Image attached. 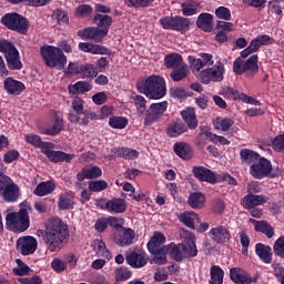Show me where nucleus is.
<instances>
[{
  "mask_svg": "<svg viewBox=\"0 0 284 284\" xmlns=\"http://www.w3.org/2000/svg\"><path fill=\"white\" fill-rule=\"evenodd\" d=\"M3 88L11 97H19V94H22L26 90V84L19 80H14L12 77H9L4 79Z\"/></svg>",
  "mask_w": 284,
  "mask_h": 284,
  "instance_id": "nucleus-21",
  "label": "nucleus"
},
{
  "mask_svg": "<svg viewBox=\"0 0 284 284\" xmlns=\"http://www.w3.org/2000/svg\"><path fill=\"white\" fill-rule=\"evenodd\" d=\"M93 23H95L101 33V37H108V33L110 32V28H112V17L108 16V14H101V13H97L93 17Z\"/></svg>",
  "mask_w": 284,
  "mask_h": 284,
  "instance_id": "nucleus-20",
  "label": "nucleus"
},
{
  "mask_svg": "<svg viewBox=\"0 0 284 284\" xmlns=\"http://www.w3.org/2000/svg\"><path fill=\"white\" fill-rule=\"evenodd\" d=\"M179 221L190 230H195L194 223L199 221V214L194 211H185L179 215Z\"/></svg>",
  "mask_w": 284,
  "mask_h": 284,
  "instance_id": "nucleus-34",
  "label": "nucleus"
},
{
  "mask_svg": "<svg viewBox=\"0 0 284 284\" xmlns=\"http://www.w3.org/2000/svg\"><path fill=\"white\" fill-rule=\"evenodd\" d=\"M103 171H101V168L99 166H92V168H83L80 172L77 174L78 181H85L92 180V179H99V176H102Z\"/></svg>",
  "mask_w": 284,
  "mask_h": 284,
  "instance_id": "nucleus-28",
  "label": "nucleus"
},
{
  "mask_svg": "<svg viewBox=\"0 0 284 284\" xmlns=\"http://www.w3.org/2000/svg\"><path fill=\"white\" fill-rule=\"evenodd\" d=\"M0 23L6 26L8 30L18 32V34H28V28H30V21L23 16L12 12L6 13L1 19Z\"/></svg>",
  "mask_w": 284,
  "mask_h": 284,
  "instance_id": "nucleus-5",
  "label": "nucleus"
},
{
  "mask_svg": "<svg viewBox=\"0 0 284 284\" xmlns=\"http://www.w3.org/2000/svg\"><path fill=\"white\" fill-rule=\"evenodd\" d=\"M98 254L99 256H102V258H106V261H111L112 258V253H110V250H108L103 240H98Z\"/></svg>",
  "mask_w": 284,
  "mask_h": 284,
  "instance_id": "nucleus-60",
  "label": "nucleus"
},
{
  "mask_svg": "<svg viewBox=\"0 0 284 284\" xmlns=\"http://www.w3.org/2000/svg\"><path fill=\"white\" fill-rule=\"evenodd\" d=\"M16 263L18 265V267L13 268V274H16V276H28V274H30V266L24 264L21 258H17Z\"/></svg>",
  "mask_w": 284,
  "mask_h": 284,
  "instance_id": "nucleus-56",
  "label": "nucleus"
},
{
  "mask_svg": "<svg viewBox=\"0 0 284 284\" xmlns=\"http://www.w3.org/2000/svg\"><path fill=\"white\" fill-rule=\"evenodd\" d=\"M192 172L197 181L211 183L212 185L219 183V176H216V173L205 166H193Z\"/></svg>",
  "mask_w": 284,
  "mask_h": 284,
  "instance_id": "nucleus-17",
  "label": "nucleus"
},
{
  "mask_svg": "<svg viewBox=\"0 0 284 284\" xmlns=\"http://www.w3.org/2000/svg\"><path fill=\"white\" fill-rule=\"evenodd\" d=\"M38 236H42L49 252H61L63 247V241H65L70 234L68 224L59 217H52L49 220L45 230H39Z\"/></svg>",
  "mask_w": 284,
  "mask_h": 284,
  "instance_id": "nucleus-1",
  "label": "nucleus"
},
{
  "mask_svg": "<svg viewBox=\"0 0 284 284\" xmlns=\"http://www.w3.org/2000/svg\"><path fill=\"white\" fill-rule=\"evenodd\" d=\"M183 63V55L179 53H169L164 57V65L168 70H176Z\"/></svg>",
  "mask_w": 284,
  "mask_h": 284,
  "instance_id": "nucleus-33",
  "label": "nucleus"
},
{
  "mask_svg": "<svg viewBox=\"0 0 284 284\" xmlns=\"http://www.w3.org/2000/svg\"><path fill=\"white\" fill-rule=\"evenodd\" d=\"M270 201V196L263 194H246L242 199V205L244 210H252L258 207V205H265Z\"/></svg>",
  "mask_w": 284,
  "mask_h": 284,
  "instance_id": "nucleus-18",
  "label": "nucleus"
},
{
  "mask_svg": "<svg viewBox=\"0 0 284 284\" xmlns=\"http://www.w3.org/2000/svg\"><path fill=\"white\" fill-rule=\"evenodd\" d=\"M215 17L222 21H232V11L227 7H219L215 10Z\"/></svg>",
  "mask_w": 284,
  "mask_h": 284,
  "instance_id": "nucleus-58",
  "label": "nucleus"
},
{
  "mask_svg": "<svg viewBox=\"0 0 284 284\" xmlns=\"http://www.w3.org/2000/svg\"><path fill=\"white\" fill-rule=\"evenodd\" d=\"M181 116L186 123L187 130H196L199 128V120L196 119V112L194 109H186L181 112Z\"/></svg>",
  "mask_w": 284,
  "mask_h": 284,
  "instance_id": "nucleus-29",
  "label": "nucleus"
},
{
  "mask_svg": "<svg viewBox=\"0 0 284 284\" xmlns=\"http://www.w3.org/2000/svg\"><path fill=\"white\" fill-rule=\"evenodd\" d=\"M72 108L75 114H82L83 119L81 123L89 124L90 121H97L99 119L97 113L85 110V101L81 98L73 99Z\"/></svg>",
  "mask_w": 284,
  "mask_h": 284,
  "instance_id": "nucleus-15",
  "label": "nucleus"
},
{
  "mask_svg": "<svg viewBox=\"0 0 284 284\" xmlns=\"http://www.w3.org/2000/svg\"><path fill=\"white\" fill-rule=\"evenodd\" d=\"M230 278L235 284H252L258 281V277H252L250 274H241V268L232 267L230 270Z\"/></svg>",
  "mask_w": 284,
  "mask_h": 284,
  "instance_id": "nucleus-22",
  "label": "nucleus"
},
{
  "mask_svg": "<svg viewBox=\"0 0 284 284\" xmlns=\"http://www.w3.org/2000/svg\"><path fill=\"white\" fill-rule=\"evenodd\" d=\"M199 255V250L196 248V243L192 241L187 245L182 244V256L185 258H194Z\"/></svg>",
  "mask_w": 284,
  "mask_h": 284,
  "instance_id": "nucleus-50",
  "label": "nucleus"
},
{
  "mask_svg": "<svg viewBox=\"0 0 284 284\" xmlns=\"http://www.w3.org/2000/svg\"><path fill=\"white\" fill-rule=\"evenodd\" d=\"M40 53L47 68L64 70L68 65V57L59 47L45 44L40 48Z\"/></svg>",
  "mask_w": 284,
  "mask_h": 284,
  "instance_id": "nucleus-4",
  "label": "nucleus"
},
{
  "mask_svg": "<svg viewBox=\"0 0 284 284\" xmlns=\"http://www.w3.org/2000/svg\"><path fill=\"white\" fill-rule=\"evenodd\" d=\"M220 94L224 97V99H229L230 101H241V97L243 93L239 92V90H235L232 87H223L220 90Z\"/></svg>",
  "mask_w": 284,
  "mask_h": 284,
  "instance_id": "nucleus-48",
  "label": "nucleus"
},
{
  "mask_svg": "<svg viewBox=\"0 0 284 284\" xmlns=\"http://www.w3.org/2000/svg\"><path fill=\"white\" fill-rule=\"evenodd\" d=\"M164 243L165 235L161 232H155L146 244L148 251L150 252V254H152L153 252H156V248H159Z\"/></svg>",
  "mask_w": 284,
  "mask_h": 284,
  "instance_id": "nucleus-42",
  "label": "nucleus"
},
{
  "mask_svg": "<svg viewBox=\"0 0 284 284\" xmlns=\"http://www.w3.org/2000/svg\"><path fill=\"white\" fill-rule=\"evenodd\" d=\"M201 2L199 0H185L181 4L183 17H194V14H199V8Z\"/></svg>",
  "mask_w": 284,
  "mask_h": 284,
  "instance_id": "nucleus-32",
  "label": "nucleus"
},
{
  "mask_svg": "<svg viewBox=\"0 0 284 284\" xmlns=\"http://www.w3.org/2000/svg\"><path fill=\"white\" fill-rule=\"evenodd\" d=\"M187 203L192 210H203L205 207V194L193 192L190 194Z\"/></svg>",
  "mask_w": 284,
  "mask_h": 284,
  "instance_id": "nucleus-35",
  "label": "nucleus"
},
{
  "mask_svg": "<svg viewBox=\"0 0 284 284\" xmlns=\"http://www.w3.org/2000/svg\"><path fill=\"white\" fill-rule=\"evenodd\" d=\"M54 190H57V185L54 184V182H41L34 189L33 194L34 196H48V194H52Z\"/></svg>",
  "mask_w": 284,
  "mask_h": 284,
  "instance_id": "nucleus-36",
  "label": "nucleus"
},
{
  "mask_svg": "<svg viewBox=\"0 0 284 284\" xmlns=\"http://www.w3.org/2000/svg\"><path fill=\"white\" fill-rule=\"evenodd\" d=\"M92 6L90 4H80L75 9V17L80 19H85V17H90V14H92Z\"/></svg>",
  "mask_w": 284,
  "mask_h": 284,
  "instance_id": "nucleus-59",
  "label": "nucleus"
},
{
  "mask_svg": "<svg viewBox=\"0 0 284 284\" xmlns=\"http://www.w3.org/2000/svg\"><path fill=\"white\" fill-rule=\"evenodd\" d=\"M78 48L82 52H88L89 54H111L110 49H108L106 47H103L101 44L80 42Z\"/></svg>",
  "mask_w": 284,
  "mask_h": 284,
  "instance_id": "nucleus-27",
  "label": "nucleus"
},
{
  "mask_svg": "<svg viewBox=\"0 0 284 284\" xmlns=\"http://www.w3.org/2000/svg\"><path fill=\"white\" fill-rule=\"evenodd\" d=\"M78 37H80V39H83V40H97V39L104 38V37H101L99 28L97 27H88L82 30H79Z\"/></svg>",
  "mask_w": 284,
  "mask_h": 284,
  "instance_id": "nucleus-40",
  "label": "nucleus"
},
{
  "mask_svg": "<svg viewBox=\"0 0 284 284\" xmlns=\"http://www.w3.org/2000/svg\"><path fill=\"white\" fill-rule=\"evenodd\" d=\"M124 3L128 8H150L154 4V0H124Z\"/></svg>",
  "mask_w": 284,
  "mask_h": 284,
  "instance_id": "nucleus-55",
  "label": "nucleus"
},
{
  "mask_svg": "<svg viewBox=\"0 0 284 284\" xmlns=\"http://www.w3.org/2000/svg\"><path fill=\"white\" fill-rule=\"evenodd\" d=\"M24 141L26 143H28L29 145H32L33 148H39V145H41V142L43 140H41V138L38 134L29 133L24 135Z\"/></svg>",
  "mask_w": 284,
  "mask_h": 284,
  "instance_id": "nucleus-63",
  "label": "nucleus"
},
{
  "mask_svg": "<svg viewBox=\"0 0 284 284\" xmlns=\"http://www.w3.org/2000/svg\"><path fill=\"white\" fill-rule=\"evenodd\" d=\"M132 278V271L126 266H120L115 270L116 283H123V281H130Z\"/></svg>",
  "mask_w": 284,
  "mask_h": 284,
  "instance_id": "nucleus-52",
  "label": "nucleus"
},
{
  "mask_svg": "<svg viewBox=\"0 0 284 284\" xmlns=\"http://www.w3.org/2000/svg\"><path fill=\"white\" fill-rule=\"evenodd\" d=\"M129 120L128 118L113 115L109 119L110 128L113 130H125L128 128Z\"/></svg>",
  "mask_w": 284,
  "mask_h": 284,
  "instance_id": "nucleus-51",
  "label": "nucleus"
},
{
  "mask_svg": "<svg viewBox=\"0 0 284 284\" xmlns=\"http://www.w3.org/2000/svg\"><path fill=\"white\" fill-rule=\"evenodd\" d=\"M79 77L81 79H97L99 77V69L93 63H82Z\"/></svg>",
  "mask_w": 284,
  "mask_h": 284,
  "instance_id": "nucleus-39",
  "label": "nucleus"
},
{
  "mask_svg": "<svg viewBox=\"0 0 284 284\" xmlns=\"http://www.w3.org/2000/svg\"><path fill=\"white\" fill-rule=\"evenodd\" d=\"M250 174L253 179H267L272 174V162L267 158H261L256 160L250 166Z\"/></svg>",
  "mask_w": 284,
  "mask_h": 284,
  "instance_id": "nucleus-11",
  "label": "nucleus"
},
{
  "mask_svg": "<svg viewBox=\"0 0 284 284\" xmlns=\"http://www.w3.org/2000/svg\"><path fill=\"white\" fill-rule=\"evenodd\" d=\"M0 196L6 203H17L21 196V189L10 176L0 179Z\"/></svg>",
  "mask_w": 284,
  "mask_h": 284,
  "instance_id": "nucleus-8",
  "label": "nucleus"
},
{
  "mask_svg": "<svg viewBox=\"0 0 284 284\" xmlns=\"http://www.w3.org/2000/svg\"><path fill=\"white\" fill-rule=\"evenodd\" d=\"M251 72V77L257 74L258 72V55H251L247 61L243 62V60L237 59L233 62V72L236 74H244V72Z\"/></svg>",
  "mask_w": 284,
  "mask_h": 284,
  "instance_id": "nucleus-10",
  "label": "nucleus"
},
{
  "mask_svg": "<svg viewBox=\"0 0 284 284\" xmlns=\"http://www.w3.org/2000/svg\"><path fill=\"white\" fill-rule=\"evenodd\" d=\"M136 89L140 94H145L148 99L159 100L168 94L165 79L161 75H151L136 82Z\"/></svg>",
  "mask_w": 284,
  "mask_h": 284,
  "instance_id": "nucleus-2",
  "label": "nucleus"
},
{
  "mask_svg": "<svg viewBox=\"0 0 284 284\" xmlns=\"http://www.w3.org/2000/svg\"><path fill=\"white\" fill-rule=\"evenodd\" d=\"M272 148L274 152H284V134H280L274 138Z\"/></svg>",
  "mask_w": 284,
  "mask_h": 284,
  "instance_id": "nucleus-64",
  "label": "nucleus"
},
{
  "mask_svg": "<svg viewBox=\"0 0 284 284\" xmlns=\"http://www.w3.org/2000/svg\"><path fill=\"white\" fill-rule=\"evenodd\" d=\"M65 126L63 119L59 115H55L54 123L51 126H42L40 128V134H45L47 136H57L63 132V128Z\"/></svg>",
  "mask_w": 284,
  "mask_h": 284,
  "instance_id": "nucleus-24",
  "label": "nucleus"
},
{
  "mask_svg": "<svg viewBox=\"0 0 284 284\" xmlns=\"http://www.w3.org/2000/svg\"><path fill=\"white\" fill-rule=\"evenodd\" d=\"M70 94H85L92 90V83L88 81H78L68 88Z\"/></svg>",
  "mask_w": 284,
  "mask_h": 284,
  "instance_id": "nucleus-43",
  "label": "nucleus"
},
{
  "mask_svg": "<svg viewBox=\"0 0 284 284\" xmlns=\"http://www.w3.org/2000/svg\"><path fill=\"white\" fill-rule=\"evenodd\" d=\"M170 97L172 99H187V91L184 88L173 87L170 89Z\"/></svg>",
  "mask_w": 284,
  "mask_h": 284,
  "instance_id": "nucleus-62",
  "label": "nucleus"
},
{
  "mask_svg": "<svg viewBox=\"0 0 284 284\" xmlns=\"http://www.w3.org/2000/svg\"><path fill=\"white\" fill-rule=\"evenodd\" d=\"M209 284H223V278H225V271L221 268L219 265H213L210 268Z\"/></svg>",
  "mask_w": 284,
  "mask_h": 284,
  "instance_id": "nucleus-44",
  "label": "nucleus"
},
{
  "mask_svg": "<svg viewBox=\"0 0 284 284\" xmlns=\"http://www.w3.org/2000/svg\"><path fill=\"white\" fill-rule=\"evenodd\" d=\"M168 111V101H162L160 103H152L149 109H146L144 115V125H152L156 123L163 114Z\"/></svg>",
  "mask_w": 284,
  "mask_h": 284,
  "instance_id": "nucleus-12",
  "label": "nucleus"
},
{
  "mask_svg": "<svg viewBox=\"0 0 284 284\" xmlns=\"http://www.w3.org/2000/svg\"><path fill=\"white\" fill-rule=\"evenodd\" d=\"M122 230H123V233L119 237V245L121 247L132 245V243L134 241V236H136V233H134V230H132V229L123 227Z\"/></svg>",
  "mask_w": 284,
  "mask_h": 284,
  "instance_id": "nucleus-46",
  "label": "nucleus"
},
{
  "mask_svg": "<svg viewBox=\"0 0 284 284\" xmlns=\"http://www.w3.org/2000/svg\"><path fill=\"white\" fill-rule=\"evenodd\" d=\"M173 152L182 161H192L194 159V149L187 142H176L173 144Z\"/></svg>",
  "mask_w": 284,
  "mask_h": 284,
  "instance_id": "nucleus-19",
  "label": "nucleus"
},
{
  "mask_svg": "<svg viewBox=\"0 0 284 284\" xmlns=\"http://www.w3.org/2000/svg\"><path fill=\"white\" fill-rule=\"evenodd\" d=\"M125 261L128 265L134 270H141V267H145V265H148L150 257H148V253L145 252L129 251L125 254Z\"/></svg>",
  "mask_w": 284,
  "mask_h": 284,
  "instance_id": "nucleus-16",
  "label": "nucleus"
},
{
  "mask_svg": "<svg viewBox=\"0 0 284 284\" xmlns=\"http://www.w3.org/2000/svg\"><path fill=\"white\" fill-rule=\"evenodd\" d=\"M159 22L163 30H174L175 32H180V34L190 32V27L192 26V20L182 16H166L161 18Z\"/></svg>",
  "mask_w": 284,
  "mask_h": 284,
  "instance_id": "nucleus-7",
  "label": "nucleus"
},
{
  "mask_svg": "<svg viewBox=\"0 0 284 284\" xmlns=\"http://www.w3.org/2000/svg\"><path fill=\"white\" fill-rule=\"evenodd\" d=\"M255 254L263 261L266 265L272 263V247L263 243H257L255 245Z\"/></svg>",
  "mask_w": 284,
  "mask_h": 284,
  "instance_id": "nucleus-30",
  "label": "nucleus"
},
{
  "mask_svg": "<svg viewBox=\"0 0 284 284\" xmlns=\"http://www.w3.org/2000/svg\"><path fill=\"white\" fill-rule=\"evenodd\" d=\"M89 190L90 192H103L108 190V182L104 180L89 181Z\"/></svg>",
  "mask_w": 284,
  "mask_h": 284,
  "instance_id": "nucleus-57",
  "label": "nucleus"
},
{
  "mask_svg": "<svg viewBox=\"0 0 284 284\" xmlns=\"http://www.w3.org/2000/svg\"><path fill=\"white\" fill-rule=\"evenodd\" d=\"M252 223H254V230L255 232H261L262 234H265L267 239L274 237V226L267 223V221H256L251 220Z\"/></svg>",
  "mask_w": 284,
  "mask_h": 284,
  "instance_id": "nucleus-37",
  "label": "nucleus"
},
{
  "mask_svg": "<svg viewBox=\"0 0 284 284\" xmlns=\"http://www.w3.org/2000/svg\"><path fill=\"white\" fill-rule=\"evenodd\" d=\"M39 243L34 236L26 235L17 240V251L22 254V256H30L37 252Z\"/></svg>",
  "mask_w": 284,
  "mask_h": 284,
  "instance_id": "nucleus-13",
  "label": "nucleus"
},
{
  "mask_svg": "<svg viewBox=\"0 0 284 284\" xmlns=\"http://www.w3.org/2000/svg\"><path fill=\"white\" fill-rule=\"evenodd\" d=\"M273 252L275 256H280V258H284V235L280 236L274 245H273Z\"/></svg>",
  "mask_w": 284,
  "mask_h": 284,
  "instance_id": "nucleus-61",
  "label": "nucleus"
},
{
  "mask_svg": "<svg viewBox=\"0 0 284 284\" xmlns=\"http://www.w3.org/2000/svg\"><path fill=\"white\" fill-rule=\"evenodd\" d=\"M240 159L242 163H246V165H253L255 161L261 159V155L250 149H242L240 151Z\"/></svg>",
  "mask_w": 284,
  "mask_h": 284,
  "instance_id": "nucleus-45",
  "label": "nucleus"
},
{
  "mask_svg": "<svg viewBox=\"0 0 284 284\" xmlns=\"http://www.w3.org/2000/svg\"><path fill=\"white\" fill-rule=\"evenodd\" d=\"M104 207L106 209V212H110L111 214H123L128 210L125 200L121 197H114L106 201V205Z\"/></svg>",
  "mask_w": 284,
  "mask_h": 284,
  "instance_id": "nucleus-26",
  "label": "nucleus"
},
{
  "mask_svg": "<svg viewBox=\"0 0 284 284\" xmlns=\"http://www.w3.org/2000/svg\"><path fill=\"white\" fill-rule=\"evenodd\" d=\"M225 74V64L221 61H216L215 64L211 68L204 69L200 73L201 82L204 85H210V83H221Z\"/></svg>",
  "mask_w": 284,
  "mask_h": 284,
  "instance_id": "nucleus-9",
  "label": "nucleus"
},
{
  "mask_svg": "<svg viewBox=\"0 0 284 284\" xmlns=\"http://www.w3.org/2000/svg\"><path fill=\"white\" fill-rule=\"evenodd\" d=\"M116 156L120 159H124L125 161H134V159H139V151L134 149H130L128 146H119L112 150Z\"/></svg>",
  "mask_w": 284,
  "mask_h": 284,
  "instance_id": "nucleus-31",
  "label": "nucleus"
},
{
  "mask_svg": "<svg viewBox=\"0 0 284 284\" xmlns=\"http://www.w3.org/2000/svg\"><path fill=\"white\" fill-rule=\"evenodd\" d=\"M74 156V154L65 153L63 151H51L48 159L51 163H63V161H65V163H71Z\"/></svg>",
  "mask_w": 284,
  "mask_h": 284,
  "instance_id": "nucleus-41",
  "label": "nucleus"
},
{
  "mask_svg": "<svg viewBox=\"0 0 284 284\" xmlns=\"http://www.w3.org/2000/svg\"><path fill=\"white\" fill-rule=\"evenodd\" d=\"M187 77V65L179 67L178 69H173L170 73V78L172 81L179 82L183 81Z\"/></svg>",
  "mask_w": 284,
  "mask_h": 284,
  "instance_id": "nucleus-54",
  "label": "nucleus"
},
{
  "mask_svg": "<svg viewBox=\"0 0 284 284\" xmlns=\"http://www.w3.org/2000/svg\"><path fill=\"white\" fill-rule=\"evenodd\" d=\"M209 236L211 237V241L217 245H225V243H230V240L232 239L230 229L225 225H217L212 227L209 231Z\"/></svg>",
  "mask_w": 284,
  "mask_h": 284,
  "instance_id": "nucleus-14",
  "label": "nucleus"
},
{
  "mask_svg": "<svg viewBox=\"0 0 284 284\" xmlns=\"http://www.w3.org/2000/svg\"><path fill=\"white\" fill-rule=\"evenodd\" d=\"M196 28L202 32H212L214 30V16L212 13H200L196 19Z\"/></svg>",
  "mask_w": 284,
  "mask_h": 284,
  "instance_id": "nucleus-23",
  "label": "nucleus"
},
{
  "mask_svg": "<svg viewBox=\"0 0 284 284\" xmlns=\"http://www.w3.org/2000/svg\"><path fill=\"white\" fill-rule=\"evenodd\" d=\"M185 132H187V125L181 120L170 123L166 128V135L170 139H178V136L185 134Z\"/></svg>",
  "mask_w": 284,
  "mask_h": 284,
  "instance_id": "nucleus-25",
  "label": "nucleus"
},
{
  "mask_svg": "<svg viewBox=\"0 0 284 284\" xmlns=\"http://www.w3.org/2000/svg\"><path fill=\"white\" fill-rule=\"evenodd\" d=\"M0 52L4 53L9 70H21L23 68L19 50L12 42L0 39Z\"/></svg>",
  "mask_w": 284,
  "mask_h": 284,
  "instance_id": "nucleus-6",
  "label": "nucleus"
},
{
  "mask_svg": "<svg viewBox=\"0 0 284 284\" xmlns=\"http://www.w3.org/2000/svg\"><path fill=\"white\" fill-rule=\"evenodd\" d=\"M131 101L135 105L138 114L143 116L148 110V100L143 95L136 94L131 97Z\"/></svg>",
  "mask_w": 284,
  "mask_h": 284,
  "instance_id": "nucleus-47",
  "label": "nucleus"
},
{
  "mask_svg": "<svg viewBox=\"0 0 284 284\" xmlns=\"http://www.w3.org/2000/svg\"><path fill=\"white\" fill-rule=\"evenodd\" d=\"M170 256L172 261L181 263L183 261V244L171 243V253Z\"/></svg>",
  "mask_w": 284,
  "mask_h": 284,
  "instance_id": "nucleus-53",
  "label": "nucleus"
},
{
  "mask_svg": "<svg viewBox=\"0 0 284 284\" xmlns=\"http://www.w3.org/2000/svg\"><path fill=\"white\" fill-rule=\"evenodd\" d=\"M59 210H74V195L71 193H61L58 199Z\"/></svg>",
  "mask_w": 284,
  "mask_h": 284,
  "instance_id": "nucleus-38",
  "label": "nucleus"
},
{
  "mask_svg": "<svg viewBox=\"0 0 284 284\" xmlns=\"http://www.w3.org/2000/svg\"><path fill=\"white\" fill-rule=\"evenodd\" d=\"M30 212H32V206L22 202L19 212H10L6 215L7 227L17 234L26 232L30 227Z\"/></svg>",
  "mask_w": 284,
  "mask_h": 284,
  "instance_id": "nucleus-3",
  "label": "nucleus"
},
{
  "mask_svg": "<svg viewBox=\"0 0 284 284\" xmlns=\"http://www.w3.org/2000/svg\"><path fill=\"white\" fill-rule=\"evenodd\" d=\"M234 125V120L232 118H216L214 120V126L216 130H222V132H230V128Z\"/></svg>",
  "mask_w": 284,
  "mask_h": 284,
  "instance_id": "nucleus-49",
  "label": "nucleus"
}]
</instances>
